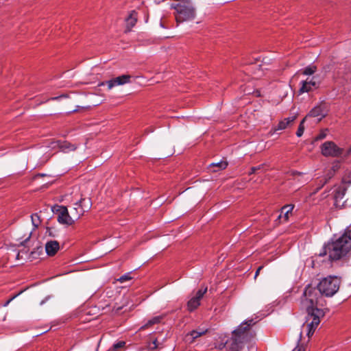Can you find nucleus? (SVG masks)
<instances>
[{
    "label": "nucleus",
    "mask_w": 351,
    "mask_h": 351,
    "mask_svg": "<svg viewBox=\"0 0 351 351\" xmlns=\"http://www.w3.org/2000/svg\"><path fill=\"white\" fill-rule=\"evenodd\" d=\"M319 290L308 285L306 287L301 298V305L307 312L306 329L307 335L310 337L320 323V319L324 317V311L319 308L322 306L324 302Z\"/></svg>",
    "instance_id": "obj_1"
},
{
    "label": "nucleus",
    "mask_w": 351,
    "mask_h": 351,
    "mask_svg": "<svg viewBox=\"0 0 351 351\" xmlns=\"http://www.w3.org/2000/svg\"><path fill=\"white\" fill-rule=\"evenodd\" d=\"M351 248V228L346 230L341 237L336 241L328 243L324 247L319 256L328 254L330 260H339L347 254Z\"/></svg>",
    "instance_id": "obj_2"
},
{
    "label": "nucleus",
    "mask_w": 351,
    "mask_h": 351,
    "mask_svg": "<svg viewBox=\"0 0 351 351\" xmlns=\"http://www.w3.org/2000/svg\"><path fill=\"white\" fill-rule=\"evenodd\" d=\"M255 324L252 319L242 322L232 332V337L226 342L230 351L240 350L244 343L251 340L254 333L251 330V326Z\"/></svg>",
    "instance_id": "obj_3"
},
{
    "label": "nucleus",
    "mask_w": 351,
    "mask_h": 351,
    "mask_svg": "<svg viewBox=\"0 0 351 351\" xmlns=\"http://www.w3.org/2000/svg\"><path fill=\"white\" fill-rule=\"evenodd\" d=\"M341 279L337 276H330L323 278L317 285L320 293L326 297H332L339 289Z\"/></svg>",
    "instance_id": "obj_4"
},
{
    "label": "nucleus",
    "mask_w": 351,
    "mask_h": 351,
    "mask_svg": "<svg viewBox=\"0 0 351 351\" xmlns=\"http://www.w3.org/2000/svg\"><path fill=\"white\" fill-rule=\"evenodd\" d=\"M91 205L92 203L89 198L80 197L79 200H76L74 203V206L71 210L72 217L77 221L86 211L90 208Z\"/></svg>",
    "instance_id": "obj_5"
},
{
    "label": "nucleus",
    "mask_w": 351,
    "mask_h": 351,
    "mask_svg": "<svg viewBox=\"0 0 351 351\" xmlns=\"http://www.w3.org/2000/svg\"><path fill=\"white\" fill-rule=\"evenodd\" d=\"M322 154L326 157H339L343 153V149L332 141H326L321 146Z\"/></svg>",
    "instance_id": "obj_6"
},
{
    "label": "nucleus",
    "mask_w": 351,
    "mask_h": 351,
    "mask_svg": "<svg viewBox=\"0 0 351 351\" xmlns=\"http://www.w3.org/2000/svg\"><path fill=\"white\" fill-rule=\"evenodd\" d=\"M58 221L62 224L72 225L75 220L72 217V215L69 213L68 209L66 206H60L58 210Z\"/></svg>",
    "instance_id": "obj_7"
},
{
    "label": "nucleus",
    "mask_w": 351,
    "mask_h": 351,
    "mask_svg": "<svg viewBox=\"0 0 351 351\" xmlns=\"http://www.w3.org/2000/svg\"><path fill=\"white\" fill-rule=\"evenodd\" d=\"M347 190L346 185L341 184L335 187L333 191V197L335 199V204L336 206H343L344 202L343 201L346 191Z\"/></svg>",
    "instance_id": "obj_8"
},
{
    "label": "nucleus",
    "mask_w": 351,
    "mask_h": 351,
    "mask_svg": "<svg viewBox=\"0 0 351 351\" xmlns=\"http://www.w3.org/2000/svg\"><path fill=\"white\" fill-rule=\"evenodd\" d=\"M130 78L131 76L130 75H123L106 82H102L101 83L100 86H103L106 84L108 85V89H111L115 86L123 85L125 84L129 83Z\"/></svg>",
    "instance_id": "obj_9"
},
{
    "label": "nucleus",
    "mask_w": 351,
    "mask_h": 351,
    "mask_svg": "<svg viewBox=\"0 0 351 351\" xmlns=\"http://www.w3.org/2000/svg\"><path fill=\"white\" fill-rule=\"evenodd\" d=\"M326 115V110L325 109L324 106L319 105L313 108L309 113L305 117L306 119L308 117H315L317 118V122L320 121Z\"/></svg>",
    "instance_id": "obj_10"
},
{
    "label": "nucleus",
    "mask_w": 351,
    "mask_h": 351,
    "mask_svg": "<svg viewBox=\"0 0 351 351\" xmlns=\"http://www.w3.org/2000/svg\"><path fill=\"white\" fill-rule=\"evenodd\" d=\"M318 87V84L315 81L314 77L311 79L302 81L301 82V86L299 89V93L302 94L304 93L310 92Z\"/></svg>",
    "instance_id": "obj_11"
},
{
    "label": "nucleus",
    "mask_w": 351,
    "mask_h": 351,
    "mask_svg": "<svg viewBox=\"0 0 351 351\" xmlns=\"http://www.w3.org/2000/svg\"><path fill=\"white\" fill-rule=\"evenodd\" d=\"M60 245L56 241H49L45 244V250L49 256H53L59 250Z\"/></svg>",
    "instance_id": "obj_12"
},
{
    "label": "nucleus",
    "mask_w": 351,
    "mask_h": 351,
    "mask_svg": "<svg viewBox=\"0 0 351 351\" xmlns=\"http://www.w3.org/2000/svg\"><path fill=\"white\" fill-rule=\"evenodd\" d=\"M137 21V13L132 10L129 16L125 19L126 22V32H130L131 29L135 25Z\"/></svg>",
    "instance_id": "obj_13"
},
{
    "label": "nucleus",
    "mask_w": 351,
    "mask_h": 351,
    "mask_svg": "<svg viewBox=\"0 0 351 351\" xmlns=\"http://www.w3.org/2000/svg\"><path fill=\"white\" fill-rule=\"evenodd\" d=\"M55 143L56 145H59L60 150L65 153L74 151L77 149V146L75 145L71 144L67 141H61V143Z\"/></svg>",
    "instance_id": "obj_14"
},
{
    "label": "nucleus",
    "mask_w": 351,
    "mask_h": 351,
    "mask_svg": "<svg viewBox=\"0 0 351 351\" xmlns=\"http://www.w3.org/2000/svg\"><path fill=\"white\" fill-rule=\"evenodd\" d=\"M164 317H165V315H158V316H156V317L152 318L151 319L148 320L146 324H145L143 326H142L139 328V330H143L147 329L154 324L160 323Z\"/></svg>",
    "instance_id": "obj_15"
},
{
    "label": "nucleus",
    "mask_w": 351,
    "mask_h": 351,
    "mask_svg": "<svg viewBox=\"0 0 351 351\" xmlns=\"http://www.w3.org/2000/svg\"><path fill=\"white\" fill-rule=\"evenodd\" d=\"M295 119V116L284 119L283 120L280 121V123H278V125L277 126L276 130H285V128H287V126L291 123L293 122Z\"/></svg>",
    "instance_id": "obj_16"
},
{
    "label": "nucleus",
    "mask_w": 351,
    "mask_h": 351,
    "mask_svg": "<svg viewBox=\"0 0 351 351\" xmlns=\"http://www.w3.org/2000/svg\"><path fill=\"white\" fill-rule=\"evenodd\" d=\"M206 330H192L190 333H189L186 338V341H189V338L191 339L190 342H193L195 339L197 337L202 336V335L205 334L206 332Z\"/></svg>",
    "instance_id": "obj_17"
},
{
    "label": "nucleus",
    "mask_w": 351,
    "mask_h": 351,
    "mask_svg": "<svg viewBox=\"0 0 351 351\" xmlns=\"http://www.w3.org/2000/svg\"><path fill=\"white\" fill-rule=\"evenodd\" d=\"M130 303V299L129 297L124 296L122 299L121 305L117 304L114 306L113 311L118 313L124 306H128Z\"/></svg>",
    "instance_id": "obj_18"
},
{
    "label": "nucleus",
    "mask_w": 351,
    "mask_h": 351,
    "mask_svg": "<svg viewBox=\"0 0 351 351\" xmlns=\"http://www.w3.org/2000/svg\"><path fill=\"white\" fill-rule=\"evenodd\" d=\"M200 304V301L193 297L187 303L189 311H193L196 309Z\"/></svg>",
    "instance_id": "obj_19"
},
{
    "label": "nucleus",
    "mask_w": 351,
    "mask_h": 351,
    "mask_svg": "<svg viewBox=\"0 0 351 351\" xmlns=\"http://www.w3.org/2000/svg\"><path fill=\"white\" fill-rule=\"evenodd\" d=\"M31 220L32 226H34V230L38 228L41 223V219L38 213L32 214L31 215Z\"/></svg>",
    "instance_id": "obj_20"
},
{
    "label": "nucleus",
    "mask_w": 351,
    "mask_h": 351,
    "mask_svg": "<svg viewBox=\"0 0 351 351\" xmlns=\"http://www.w3.org/2000/svg\"><path fill=\"white\" fill-rule=\"evenodd\" d=\"M228 163L226 161H221L217 163H212L210 167V168H215L217 167V169H213V171H217L218 170H222L227 167Z\"/></svg>",
    "instance_id": "obj_21"
},
{
    "label": "nucleus",
    "mask_w": 351,
    "mask_h": 351,
    "mask_svg": "<svg viewBox=\"0 0 351 351\" xmlns=\"http://www.w3.org/2000/svg\"><path fill=\"white\" fill-rule=\"evenodd\" d=\"M342 184L345 185L351 184V171L346 172L342 178Z\"/></svg>",
    "instance_id": "obj_22"
},
{
    "label": "nucleus",
    "mask_w": 351,
    "mask_h": 351,
    "mask_svg": "<svg viewBox=\"0 0 351 351\" xmlns=\"http://www.w3.org/2000/svg\"><path fill=\"white\" fill-rule=\"evenodd\" d=\"M316 71L315 66H309L306 67L303 71L302 73L304 75H313Z\"/></svg>",
    "instance_id": "obj_23"
},
{
    "label": "nucleus",
    "mask_w": 351,
    "mask_h": 351,
    "mask_svg": "<svg viewBox=\"0 0 351 351\" xmlns=\"http://www.w3.org/2000/svg\"><path fill=\"white\" fill-rule=\"evenodd\" d=\"M334 175L335 173L332 171L331 169H329L325 176L324 182L322 184V185L319 186L318 189H321L325 184H326L328 181L334 176Z\"/></svg>",
    "instance_id": "obj_24"
},
{
    "label": "nucleus",
    "mask_w": 351,
    "mask_h": 351,
    "mask_svg": "<svg viewBox=\"0 0 351 351\" xmlns=\"http://www.w3.org/2000/svg\"><path fill=\"white\" fill-rule=\"evenodd\" d=\"M206 291H207L206 287H204V289H201L196 293L194 298L195 299L198 300L199 301H200V300L203 298L204 295L206 293Z\"/></svg>",
    "instance_id": "obj_25"
},
{
    "label": "nucleus",
    "mask_w": 351,
    "mask_h": 351,
    "mask_svg": "<svg viewBox=\"0 0 351 351\" xmlns=\"http://www.w3.org/2000/svg\"><path fill=\"white\" fill-rule=\"evenodd\" d=\"M305 120H306V118H304L303 120L301 121V123L298 127V129L297 130L296 135L298 137H300L304 133V123Z\"/></svg>",
    "instance_id": "obj_26"
},
{
    "label": "nucleus",
    "mask_w": 351,
    "mask_h": 351,
    "mask_svg": "<svg viewBox=\"0 0 351 351\" xmlns=\"http://www.w3.org/2000/svg\"><path fill=\"white\" fill-rule=\"evenodd\" d=\"M125 346V342L120 341L112 346V350L114 351H119V350L123 348Z\"/></svg>",
    "instance_id": "obj_27"
},
{
    "label": "nucleus",
    "mask_w": 351,
    "mask_h": 351,
    "mask_svg": "<svg viewBox=\"0 0 351 351\" xmlns=\"http://www.w3.org/2000/svg\"><path fill=\"white\" fill-rule=\"evenodd\" d=\"M132 278L130 276V273L125 274L121 276L119 279H117V281L120 282L121 283H123L127 280H131Z\"/></svg>",
    "instance_id": "obj_28"
},
{
    "label": "nucleus",
    "mask_w": 351,
    "mask_h": 351,
    "mask_svg": "<svg viewBox=\"0 0 351 351\" xmlns=\"http://www.w3.org/2000/svg\"><path fill=\"white\" fill-rule=\"evenodd\" d=\"M293 209V205H286L282 208L281 212L289 213L290 212L292 211Z\"/></svg>",
    "instance_id": "obj_29"
},
{
    "label": "nucleus",
    "mask_w": 351,
    "mask_h": 351,
    "mask_svg": "<svg viewBox=\"0 0 351 351\" xmlns=\"http://www.w3.org/2000/svg\"><path fill=\"white\" fill-rule=\"evenodd\" d=\"M264 165H261L257 167H253L251 168L250 171L249 172V174L251 175L252 173H255L258 170L261 169L263 167Z\"/></svg>",
    "instance_id": "obj_30"
},
{
    "label": "nucleus",
    "mask_w": 351,
    "mask_h": 351,
    "mask_svg": "<svg viewBox=\"0 0 351 351\" xmlns=\"http://www.w3.org/2000/svg\"><path fill=\"white\" fill-rule=\"evenodd\" d=\"M340 168V165L338 162H335L332 164L330 169L332 171H333L335 173L336 171H337Z\"/></svg>",
    "instance_id": "obj_31"
},
{
    "label": "nucleus",
    "mask_w": 351,
    "mask_h": 351,
    "mask_svg": "<svg viewBox=\"0 0 351 351\" xmlns=\"http://www.w3.org/2000/svg\"><path fill=\"white\" fill-rule=\"evenodd\" d=\"M326 134H327V130H324V131H322V132H320V134L316 137V140H322L324 138H326Z\"/></svg>",
    "instance_id": "obj_32"
},
{
    "label": "nucleus",
    "mask_w": 351,
    "mask_h": 351,
    "mask_svg": "<svg viewBox=\"0 0 351 351\" xmlns=\"http://www.w3.org/2000/svg\"><path fill=\"white\" fill-rule=\"evenodd\" d=\"M55 143H61V141H52L49 145V147H51V149H56V148H59V145H56Z\"/></svg>",
    "instance_id": "obj_33"
},
{
    "label": "nucleus",
    "mask_w": 351,
    "mask_h": 351,
    "mask_svg": "<svg viewBox=\"0 0 351 351\" xmlns=\"http://www.w3.org/2000/svg\"><path fill=\"white\" fill-rule=\"evenodd\" d=\"M157 339H155L152 341V343L149 345V348L151 350H154V349H156L158 347V343H157Z\"/></svg>",
    "instance_id": "obj_34"
},
{
    "label": "nucleus",
    "mask_w": 351,
    "mask_h": 351,
    "mask_svg": "<svg viewBox=\"0 0 351 351\" xmlns=\"http://www.w3.org/2000/svg\"><path fill=\"white\" fill-rule=\"evenodd\" d=\"M293 351H305V348L303 346H297Z\"/></svg>",
    "instance_id": "obj_35"
},
{
    "label": "nucleus",
    "mask_w": 351,
    "mask_h": 351,
    "mask_svg": "<svg viewBox=\"0 0 351 351\" xmlns=\"http://www.w3.org/2000/svg\"><path fill=\"white\" fill-rule=\"evenodd\" d=\"M263 268V266H260L258 267V268L257 269L256 273H255V275H254V278H256V277L258 276V275L259 274V272Z\"/></svg>",
    "instance_id": "obj_36"
},
{
    "label": "nucleus",
    "mask_w": 351,
    "mask_h": 351,
    "mask_svg": "<svg viewBox=\"0 0 351 351\" xmlns=\"http://www.w3.org/2000/svg\"><path fill=\"white\" fill-rule=\"evenodd\" d=\"M31 234H32V232H29L28 234V237L21 243L22 245H25V243H26L28 241V240L29 239V238L31 237Z\"/></svg>",
    "instance_id": "obj_37"
},
{
    "label": "nucleus",
    "mask_w": 351,
    "mask_h": 351,
    "mask_svg": "<svg viewBox=\"0 0 351 351\" xmlns=\"http://www.w3.org/2000/svg\"><path fill=\"white\" fill-rule=\"evenodd\" d=\"M285 214V220L287 221L289 218L288 217V215L289 213H283Z\"/></svg>",
    "instance_id": "obj_38"
},
{
    "label": "nucleus",
    "mask_w": 351,
    "mask_h": 351,
    "mask_svg": "<svg viewBox=\"0 0 351 351\" xmlns=\"http://www.w3.org/2000/svg\"><path fill=\"white\" fill-rule=\"evenodd\" d=\"M14 297L12 298L11 299H10L8 301H7V302L5 304V306H7L10 302L14 298Z\"/></svg>",
    "instance_id": "obj_39"
},
{
    "label": "nucleus",
    "mask_w": 351,
    "mask_h": 351,
    "mask_svg": "<svg viewBox=\"0 0 351 351\" xmlns=\"http://www.w3.org/2000/svg\"><path fill=\"white\" fill-rule=\"evenodd\" d=\"M62 97V96H60V97H52V98H51V99H52V100L58 99H59V98H60V97Z\"/></svg>",
    "instance_id": "obj_40"
},
{
    "label": "nucleus",
    "mask_w": 351,
    "mask_h": 351,
    "mask_svg": "<svg viewBox=\"0 0 351 351\" xmlns=\"http://www.w3.org/2000/svg\"><path fill=\"white\" fill-rule=\"evenodd\" d=\"M160 25L162 27H165L164 24H163V23L162 21L160 22Z\"/></svg>",
    "instance_id": "obj_41"
},
{
    "label": "nucleus",
    "mask_w": 351,
    "mask_h": 351,
    "mask_svg": "<svg viewBox=\"0 0 351 351\" xmlns=\"http://www.w3.org/2000/svg\"><path fill=\"white\" fill-rule=\"evenodd\" d=\"M134 308V305H132V306H131V308H130V310L133 309Z\"/></svg>",
    "instance_id": "obj_42"
},
{
    "label": "nucleus",
    "mask_w": 351,
    "mask_h": 351,
    "mask_svg": "<svg viewBox=\"0 0 351 351\" xmlns=\"http://www.w3.org/2000/svg\"><path fill=\"white\" fill-rule=\"evenodd\" d=\"M19 255H20V252H19V253H18L17 258H19Z\"/></svg>",
    "instance_id": "obj_43"
},
{
    "label": "nucleus",
    "mask_w": 351,
    "mask_h": 351,
    "mask_svg": "<svg viewBox=\"0 0 351 351\" xmlns=\"http://www.w3.org/2000/svg\"><path fill=\"white\" fill-rule=\"evenodd\" d=\"M348 153H351V148L349 149Z\"/></svg>",
    "instance_id": "obj_44"
}]
</instances>
